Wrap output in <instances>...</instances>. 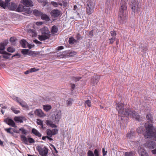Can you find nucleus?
Wrapping results in <instances>:
<instances>
[{
	"label": "nucleus",
	"mask_w": 156,
	"mask_h": 156,
	"mask_svg": "<svg viewBox=\"0 0 156 156\" xmlns=\"http://www.w3.org/2000/svg\"><path fill=\"white\" fill-rule=\"evenodd\" d=\"M28 32L30 35L33 37H36L37 36V33L34 30L29 29Z\"/></svg>",
	"instance_id": "a878e982"
},
{
	"label": "nucleus",
	"mask_w": 156,
	"mask_h": 156,
	"mask_svg": "<svg viewBox=\"0 0 156 156\" xmlns=\"http://www.w3.org/2000/svg\"><path fill=\"white\" fill-rule=\"evenodd\" d=\"M33 53V52L32 51H29L27 54V55H30L32 54Z\"/></svg>",
	"instance_id": "338daca9"
},
{
	"label": "nucleus",
	"mask_w": 156,
	"mask_h": 156,
	"mask_svg": "<svg viewBox=\"0 0 156 156\" xmlns=\"http://www.w3.org/2000/svg\"><path fill=\"white\" fill-rule=\"evenodd\" d=\"M38 2L39 3L44 2L45 3H47V0H37Z\"/></svg>",
	"instance_id": "13d9d810"
},
{
	"label": "nucleus",
	"mask_w": 156,
	"mask_h": 156,
	"mask_svg": "<svg viewBox=\"0 0 156 156\" xmlns=\"http://www.w3.org/2000/svg\"><path fill=\"white\" fill-rule=\"evenodd\" d=\"M44 109L46 112H48L51 108V106L50 105H43Z\"/></svg>",
	"instance_id": "c85d7f7f"
},
{
	"label": "nucleus",
	"mask_w": 156,
	"mask_h": 156,
	"mask_svg": "<svg viewBox=\"0 0 156 156\" xmlns=\"http://www.w3.org/2000/svg\"><path fill=\"white\" fill-rule=\"evenodd\" d=\"M76 41V40L73 37L69 38V42L70 44H74Z\"/></svg>",
	"instance_id": "f704fd0d"
},
{
	"label": "nucleus",
	"mask_w": 156,
	"mask_h": 156,
	"mask_svg": "<svg viewBox=\"0 0 156 156\" xmlns=\"http://www.w3.org/2000/svg\"><path fill=\"white\" fill-rule=\"evenodd\" d=\"M146 118L148 120H149V121L151 122H152L153 120H152V117L150 114H147L146 116Z\"/></svg>",
	"instance_id": "58836bf2"
},
{
	"label": "nucleus",
	"mask_w": 156,
	"mask_h": 156,
	"mask_svg": "<svg viewBox=\"0 0 156 156\" xmlns=\"http://www.w3.org/2000/svg\"><path fill=\"white\" fill-rule=\"evenodd\" d=\"M51 4L55 7H58V4L57 2H51Z\"/></svg>",
	"instance_id": "603ef678"
},
{
	"label": "nucleus",
	"mask_w": 156,
	"mask_h": 156,
	"mask_svg": "<svg viewBox=\"0 0 156 156\" xmlns=\"http://www.w3.org/2000/svg\"><path fill=\"white\" fill-rule=\"evenodd\" d=\"M115 39L116 38L115 37H112L111 38V39H109L110 43V44H112L115 41Z\"/></svg>",
	"instance_id": "09e8293b"
},
{
	"label": "nucleus",
	"mask_w": 156,
	"mask_h": 156,
	"mask_svg": "<svg viewBox=\"0 0 156 156\" xmlns=\"http://www.w3.org/2000/svg\"><path fill=\"white\" fill-rule=\"evenodd\" d=\"M36 24L37 26L41 25L43 24V23L41 22H37L36 23Z\"/></svg>",
	"instance_id": "052dcab7"
},
{
	"label": "nucleus",
	"mask_w": 156,
	"mask_h": 156,
	"mask_svg": "<svg viewBox=\"0 0 156 156\" xmlns=\"http://www.w3.org/2000/svg\"><path fill=\"white\" fill-rule=\"evenodd\" d=\"M28 51H29V50L28 49H23L21 51V52L24 55H27Z\"/></svg>",
	"instance_id": "37998d69"
},
{
	"label": "nucleus",
	"mask_w": 156,
	"mask_h": 156,
	"mask_svg": "<svg viewBox=\"0 0 156 156\" xmlns=\"http://www.w3.org/2000/svg\"><path fill=\"white\" fill-rule=\"evenodd\" d=\"M58 133V129H53L52 130L48 129L46 130L47 136L52 137L53 135L57 134Z\"/></svg>",
	"instance_id": "1a4fd4ad"
},
{
	"label": "nucleus",
	"mask_w": 156,
	"mask_h": 156,
	"mask_svg": "<svg viewBox=\"0 0 156 156\" xmlns=\"http://www.w3.org/2000/svg\"><path fill=\"white\" fill-rule=\"evenodd\" d=\"M94 11V8L93 5L88 4L87 7V12L89 14H90Z\"/></svg>",
	"instance_id": "a211bd4d"
},
{
	"label": "nucleus",
	"mask_w": 156,
	"mask_h": 156,
	"mask_svg": "<svg viewBox=\"0 0 156 156\" xmlns=\"http://www.w3.org/2000/svg\"><path fill=\"white\" fill-rule=\"evenodd\" d=\"M121 5L119 13L118 20L120 23H123L126 22L128 19V12L124 2L121 3Z\"/></svg>",
	"instance_id": "f03ea898"
},
{
	"label": "nucleus",
	"mask_w": 156,
	"mask_h": 156,
	"mask_svg": "<svg viewBox=\"0 0 156 156\" xmlns=\"http://www.w3.org/2000/svg\"><path fill=\"white\" fill-rule=\"evenodd\" d=\"M76 54V53L75 51H71L68 54V56L70 57L73 56Z\"/></svg>",
	"instance_id": "79ce46f5"
},
{
	"label": "nucleus",
	"mask_w": 156,
	"mask_h": 156,
	"mask_svg": "<svg viewBox=\"0 0 156 156\" xmlns=\"http://www.w3.org/2000/svg\"><path fill=\"white\" fill-rule=\"evenodd\" d=\"M58 28L55 26H53L51 28V32L52 34H55L58 31Z\"/></svg>",
	"instance_id": "7c9ffc66"
},
{
	"label": "nucleus",
	"mask_w": 156,
	"mask_h": 156,
	"mask_svg": "<svg viewBox=\"0 0 156 156\" xmlns=\"http://www.w3.org/2000/svg\"><path fill=\"white\" fill-rule=\"evenodd\" d=\"M99 77L98 76H96L92 78V83L93 85H95L97 84L98 81Z\"/></svg>",
	"instance_id": "5701e85b"
},
{
	"label": "nucleus",
	"mask_w": 156,
	"mask_h": 156,
	"mask_svg": "<svg viewBox=\"0 0 156 156\" xmlns=\"http://www.w3.org/2000/svg\"><path fill=\"white\" fill-rule=\"evenodd\" d=\"M20 43L23 48H26L27 47L28 43L24 40H22L21 41Z\"/></svg>",
	"instance_id": "cd10ccee"
},
{
	"label": "nucleus",
	"mask_w": 156,
	"mask_h": 156,
	"mask_svg": "<svg viewBox=\"0 0 156 156\" xmlns=\"http://www.w3.org/2000/svg\"><path fill=\"white\" fill-rule=\"evenodd\" d=\"M41 34L50 37V34L48 28L46 27H44L41 29Z\"/></svg>",
	"instance_id": "f3484780"
},
{
	"label": "nucleus",
	"mask_w": 156,
	"mask_h": 156,
	"mask_svg": "<svg viewBox=\"0 0 156 156\" xmlns=\"http://www.w3.org/2000/svg\"><path fill=\"white\" fill-rule=\"evenodd\" d=\"M38 39L41 41H43L48 39L50 36L41 34V35H39L38 36Z\"/></svg>",
	"instance_id": "aec40b11"
},
{
	"label": "nucleus",
	"mask_w": 156,
	"mask_h": 156,
	"mask_svg": "<svg viewBox=\"0 0 156 156\" xmlns=\"http://www.w3.org/2000/svg\"><path fill=\"white\" fill-rule=\"evenodd\" d=\"M51 14V16L54 17H56L58 16L61 14V12L57 9H55L52 10Z\"/></svg>",
	"instance_id": "dca6fc26"
},
{
	"label": "nucleus",
	"mask_w": 156,
	"mask_h": 156,
	"mask_svg": "<svg viewBox=\"0 0 156 156\" xmlns=\"http://www.w3.org/2000/svg\"><path fill=\"white\" fill-rule=\"evenodd\" d=\"M139 154L140 156H148L147 153L143 148H140L139 151Z\"/></svg>",
	"instance_id": "412c9836"
},
{
	"label": "nucleus",
	"mask_w": 156,
	"mask_h": 156,
	"mask_svg": "<svg viewBox=\"0 0 156 156\" xmlns=\"http://www.w3.org/2000/svg\"><path fill=\"white\" fill-rule=\"evenodd\" d=\"M34 42L35 43H36V44H42V43L41 42L38 41L37 40H34Z\"/></svg>",
	"instance_id": "4d7b16f0"
},
{
	"label": "nucleus",
	"mask_w": 156,
	"mask_h": 156,
	"mask_svg": "<svg viewBox=\"0 0 156 156\" xmlns=\"http://www.w3.org/2000/svg\"><path fill=\"white\" fill-rule=\"evenodd\" d=\"M87 156H94V155L92 151L89 150L87 153Z\"/></svg>",
	"instance_id": "ea45409f"
},
{
	"label": "nucleus",
	"mask_w": 156,
	"mask_h": 156,
	"mask_svg": "<svg viewBox=\"0 0 156 156\" xmlns=\"http://www.w3.org/2000/svg\"><path fill=\"white\" fill-rule=\"evenodd\" d=\"M36 149L41 156H48V149L46 146L39 145L36 147Z\"/></svg>",
	"instance_id": "20e7f679"
},
{
	"label": "nucleus",
	"mask_w": 156,
	"mask_h": 156,
	"mask_svg": "<svg viewBox=\"0 0 156 156\" xmlns=\"http://www.w3.org/2000/svg\"><path fill=\"white\" fill-rule=\"evenodd\" d=\"M11 109L15 114H18L20 112V111L17 110V109L15 108L14 107L12 106L11 108Z\"/></svg>",
	"instance_id": "473e14b6"
},
{
	"label": "nucleus",
	"mask_w": 156,
	"mask_h": 156,
	"mask_svg": "<svg viewBox=\"0 0 156 156\" xmlns=\"http://www.w3.org/2000/svg\"><path fill=\"white\" fill-rule=\"evenodd\" d=\"M9 0H7V3L6 6V8H8L10 10H14L17 9V5L13 2H10Z\"/></svg>",
	"instance_id": "9d476101"
},
{
	"label": "nucleus",
	"mask_w": 156,
	"mask_h": 156,
	"mask_svg": "<svg viewBox=\"0 0 156 156\" xmlns=\"http://www.w3.org/2000/svg\"><path fill=\"white\" fill-rule=\"evenodd\" d=\"M12 129L11 128H5V130L8 133H10L11 134H13V133L12 132L10 131L11 129Z\"/></svg>",
	"instance_id": "de8ad7c7"
},
{
	"label": "nucleus",
	"mask_w": 156,
	"mask_h": 156,
	"mask_svg": "<svg viewBox=\"0 0 156 156\" xmlns=\"http://www.w3.org/2000/svg\"><path fill=\"white\" fill-rule=\"evenodd\" d=\"M21 3L27 7L32 6L33 3L31 0H22Z\"/></svg>",
	"instance_id": "4468645a"
},
{
	"label": "nucleus",
	"mask_w": 156,
	"mask_h": 156,
	"mask_svg": "<svg viewBox=\"0 0 156 156\" xmlns=\"http://www.w3.org/2000/svg\"><path fill=\"white\" fill-rule=\"evenodd\" d=\"M81 78L80 77H76L74 78V80H75V81H79Z\"/></svg>",
	"instance_id": "0e129e2a"
},
{
	"label": "nucleus",
	"mask_w": 156,
	"mask_h": 156,
	"mask_svg": "<svg viewBox=\"0 0 156 156\" xmlns=\"http://www.w3.org/2000/svg\"><path fill=\"white\" fill-rule=\"evenodd\" d=\"M146 132L144 133L145 137L146 138L153 137L156 141V130L152 124H150L146 127Z\"/></svg>",
	"instance_id": "7ed1b4c3"
},
{
	"label": "nucleus",
	"mask_w": 156,
	"mask_h": 156,
	"mask_svg": "<svg viewBox=\"0 0 156 156\" xmlns=\"http://www.w3.org/2000/svg\"><path fill=\"white\" fill-rule=\"evenodd\" d=\"M10 55L4 54V55H3V58L6 59H9V55Z\"/></svg>",
	"instance_id": "6e6d98bb"
},
{
	"label": "nucleus",
	"mask_w": 156,
	"mask_h": 156,
	"mask_svg": "<svg viewBox=\"0 0 156 156\" xmlns=\"http://www.w3.org/2000/svg\"><path fill=\"white\" fill-rule=\"evenodd\" d=\"M36 122L37 124L41 126L42 127H43V121L42 120H40L39 119H37Z\"/></svg>",
	"instance_id": "e433bc0d"
},
{
	"label": "nucleus",
	"mask_w": 156,
	"mask_h": 156,
	"mask_svg": "<svg viewBox=\"0 0 156 156\" xmlns=\"http://www.w3.org/2000/svg\"><path fill=\"white\" fill-rule=\"evenodd\" d=\"M0 107L2 108H6L7 107L6 106L4 105L3 104H0Z\"/></svg>",
	"instance_id": "680f3d73"
},
{
	"label": "nucleus",
	"mask_w": 156,
	"mask_h": 156,
	"mask_svg": "<svg viewBox=\"0 0 156 156\" xmlns=\"http://www.w3.org/2000/svg\"><path fill=\"white\" fill-rule=\"evenodd\" d=\"M15 128L12 129L13 132L16 133H20V130L19 129H17L16 128L17 127H15Z\"/></svg>",
	"instance_id": "a18cd8bd"
},
{
	"label": "nucleus",
	"mask_w": 156,
	"mask_h": 156,
	"mask_svg": "<svg viewBox=\"0 0 156 156\" xmlns=\"http://www.w3.org/2000/svg\"><path fill=\"white\" fill-rule=\"evenodd\" d=\"M38 70L39 69H36L35 68H32L29 69V71H30V73L38 71Z\"/></svg>",
	"instance_id": "3c124183"
},
{
	"label": "nucleus",
	"mask_w": 156,
	"mask_h": 156,
	"mask_svg": "<svg viewBox=\"0 0 156 156\" xmlns=\"http://www.w3.org/2000/svg\"><path fill=\"white\" fill-rule=\"evenodd\" d=\"M125 156H133V153L132 152H126L125 153Z\"/></svg>",
	"instance_id": "a19ab883"
},
{
	"label": "nucleus",
	"mask_w": 156,
	"mask_h": 156,
	"mask_svg": "<svg viewBox=\"0 0 156 156\" xmlns=\"http://www.w3.org/2000/svg\"><path fill=\"white\" fill-rule=\"evenodd\" d=\"M73 101L72 99L70 98L68 99L66 101L67 105L69 106L71 105Z\"/></svg>",
	"instance_id": "2f4dec72"
},
{
	"label": "nucleus",
	"mask_w": 156,
	"mask_h": 156,
	"mask_svg": "<svg viewBox=\"0 0 156 156\" xmlns=\"http://www.w3.org/2000/svg\"><path fill=\"white\" fill-rule=\"evenodd\" d=\"M111 34L112 37H115L116 34V33L114 31H112L111 32Z\"/></svg>",
	"instance_id": "864d4df0"
},
{
	"label": "nucleus",
	"mask_w": 156,
	"mask_h": 156,
	"mask_svg": "<svg viewBox=\"0 0 156 156\" xmlns=\"http://www.w3.org/2000/svg\"><path fill=\"white\" fill-rule=\"evenodd\" d=\"M5 122L9 126L13 127H17V126H16V124L13 121L10 119L6 118L5 120Z\"/></svg>",
	"instance_id": "f8f14e48"
},
{
	"label": "nucleus",
	"mask_w": 156,
	"mask_h": 156,
	"mask_svg": "<svg viewBox=\"0 0 156 156\" xmlns=\"http://www.w3.org/2000/svg\"><path fill=\"white\" fill-rule=\"evenodd\" d=\"M14 120L18 123H22L26 120V118L23 116H15L14 118Z\"/></svg>",
	"instance_id": "9b49d317"
},
{
	"label": "nucleus",
	"mask_w": 156,
	"mask_h": 156,
	"mask_svg": "<svg viewBox=\"0 0 156 156\" xmlns=\"http://www.w3.org/2000/svg\"><path fill=\"white\" fill-rule=\"evenodd\" d=\"M19 130L21 131L23 134H26L27 133L26 130L23 128L19 129Z\"/></svg>",
	"instance_id": "c03bdc74"
},
{
	"label": "nucleus",
	"mask_w": 156,
	"mask_h": 156,
	"mask_svg": "<svg viewBox=\"0 0 156 156\" xmlns=\"http://www.w3.org/2000/svg\"><path fill=\"white\" fill-rule=\"evenodd\" d=\"M138 4L137 0H131L130 6L134 13L138 12L140 9V7L138 5Z\"/></svg>",
	"instance_id": "39448f33"
},
{
	"label": "nucleus",
	"mask_w": 156,
	"mask_h": 156,
	"mask_svg": "<svg viewBox=\"0 0 156 156\" xmlns=\"http://www.w3.org/2000/svg\"><path fill=\"white\" fill-rule=\"evenodd\" d=\"M15 41L14 37H11L10 39V41L11 42H14Z\"/></svg>",
	"instance_id": "bf43d9fd"
},
{
	"label": "nucleus",
	"mask_w": 156,
	"mask_h": 156,
	"mask_svg": "<svg viewBox=\"0 0 156 156\" xmlns=\"http://www.w3.org/2000/svg\"><path fill=\"white\" fill-rule=\"evenodd\" d=\"M7 0H5V2H3L2 0H0V6L4 9H6V6L7 3Z\"/></svg>",
	"instance_id": "bb28decb"
},
{
	"label": "nucleus",
	"mask_w": 156,
	"mask_h": 156,
	"mask_svg": "<svg viewBox=\"0 0 156 156\" xmlns=\"http://www.w3.org/2000/svg\"><path fill=\"white\" fill-rule=\"evenodd\" d=\"M85 106L87 105L88 106L90 107L91 106V102L89 100H87L85 102Z\"/></svg>",
	"instance_id": "4c0bfd02"
},
{
	"label": "nucleus",
	"mask_w": 156,
	"mask_h": 156,
	"mask_svg": "<svg viewBox=\"0 0 156 156\" xmlns=\"http://www.w3.org/2000/svg\"><path fill=\"white\" fill-rule=\"evenodd\" d=\"M32 133L36 136H38L39 137H40L41 136V134L40 133L34 128H33L32 129Z\"/></svg>",
	"instance_id": "393cba45"
},
{
	"label": "nucleus",
	"mask_w": 156,
	"mask_h": 156,
	"mask_svg": "<svg viewBox=\"0 0 156 156\" xmlns=\"http://www.w3.org/2000/svg\"><path fill=\"white\" fill-rule=\"evenodd\" d=\"M123 105L122 103L116 104V109L118 111L119 113L121 116H128L129 117L133 118L139 120L140 116L137 113H136L133 109L126 108L124 109L123 108Z\"/></svg>",
	"instance_id": "f257e3e1"
},
{
	"label": "nucleus",
	"mask_w": 156,
	"mask_h": 156,
	"mask_svg": "<svg viewBox=\"0 0 156 156\" xmlns=\"http://www.w3.org/2000/svg\"><path fill=\"white\" fill-rule=\"evenodd\" d=\"M61 116L60 111H56L52 115L51 118L52 121L55 123H58Z\"/></svg>",
	"instance_id": "423d86ee"
},
{
	"label": "nucleus",
	"mask_w": 156,
	"mask_h": 156,
	"mask_svg": "<svg viewBox=\"0 0 156 156\" xmlns=\"http://www.w3.org/2000/svg\"><path fill=\"white\" fill-rule=\"evenodd\" d=\"M7 51L9 52L13 53L15 51V49L13 47H10L7 48Z\"/></svg>",
	"instance_id": "c9c22d12"
},
{
	"label": "nucleus",
	"mask_w": 156,
	"mask_h": 156,
	"mask_svg": "<svg viewBox=\"0 0 156 156\" xmlns=\"http://www.w3.org/2000/svg\"><path fill=\"white\" fill-rule=\"evenodd\" d=\"M42 12L39 11L36 9L34 10L33 11V13L35 15L37 16H41V15H42Z\"/></svg>",
	"instance_id": "c756f323"
},
{
	"label": "nucleus",
	"mask_w": 156,
	"mask_h": 156,
	"mask_svg": "<svg viewBox=\"0 0 156 156\" xmlns=\"http://www.w3.org/2000/svg\"><path fill=\"white\" fill-rule=\"evenodd\" d=\"M21 140L25 144H28L29 143H32L35 142L34 139L31 137L27 138L24 135H21L20 136Z\"/></svg>",
	"instance_id": "0eeeda50"
},
{
	"label": "nucleus",
	"mask_w": 156,
	"mask_h": 156,
	"mask_svg": "<svg viewBox=\"0 0 156 156\" xmlns=\"http://www.w3.org/2000/svg\"><path fill=\"white\" fill-rule=\"evenodd\" d=\"M5 49V47L4 45L2 44H0V53L3 54H6L8 55H11L6 51H4Z\"/></svg>",
	"instance_id": "6ab92c4d"
},
{
	"label": "nucleus",
	"mask_w": 156,
	"mask_h": 156,
	"mask_svg": "<svg viewBox=\"0 0 156 156\" xmlns=\"http://www.w3.org/2000/svg\"><path fill=\"white\" fill-rule=\"evenodd\" d=\"M29 8H27L22 5H19L17 8V10L18 12H28L29 11Z\"/></svg>",
	"instance_id": "ddd939ff"
},
{
	"label": "nucleus",
	"mask_w": 156,
	"mask_h": 156,
	"mask_svg": "<svg viewBox=\"0 0 156 156\" xmlns=\"http://www.w3.org/2000/svg\"><path fill=\"white\" fill-rule=\"evenodd\" d=\"M41 19L44 20L48 21L50 20V18L48 16L42 12V15L40 16Z\"/></svg>",
	"instance_id": "4be33fe9"
},
{
	"label": "nucleus",
	"mask_w": 156,
	"mask_h": 156,
	"mask_svg": "<svg viewBox=\"0 0 156 156\" xmlns=\"http://www.w3.org/2000/svg\"><path fill=\"white\" fill-rule=\"evenodd\" d=\"M27 47L29 48V49H30L31 48L33 47L34 46L31 44H28Z\"/></svg>",
	"instance_id": "69168bd1"
},
{
	"label": "nucleus",
	"mask_w": 156,
	"mask_h": 156,
	"mask_svg": "<svg viewBox=\"0 0 156 156\" xmlns=\"http://www.w3.org/2000/svg\"><path fill=\"white\" fill-rule=\"evenodd\" d=\"M134 133L131 131L130 132V133H128L127 134V137L128 138H130L133 135V134Z\"/></svg>",
	"instance_id": "8fccbe9b"
},
{
	"label": "nucleus",
	"mask_w": 156,
	"mask_h": 156,
	"mask_svg": "<svg viewBox=\"0 0 156 156\" xmlns=\"http://www.w3.org/2000/svg\"><path fill=\"white\" fill-rule=\"evenodd\" d=\"M152 152L153 154H156V149H154L152 150Z\"/></svg>",
	"instance_id": "774afa93"
},
{
	"label": "nucleus",
	"mask_w": 156,
	"mask_h": 156,
	"mask_svg": "<svg viewBox=\"0 0 156 156\" xmlns=\"http://www.w3.org/2000/svg\"><path fill=\"white\" fill-rule=\"evenodd\" d=\"M35 115L40 117H44L45 116V114L40 109H37L34 112Z\"/></svg>",
	"instance_id": "2eb2a0df"
},
{
	"label": "nucleus",
	"mask_w": 156,
	"mask_h": 156,
	"mask_svg": "<svg viewBox=\"0 0 156 156\" xmlns=\"http://www.w3.org/2000/svg\"><path fill=\"white\" fill-rule=\"evenodd\" d=\"M102 152L103 156H105L107 154V151H105V148H103L102 149Z\"/></svg>",
	"instance_id": "5fc2aeb1"
},
{
	"label": "nucleus",
	"mask_w": 156,
	"mask_h": 156,
	"mask_svg": "<svg viewBox=\"0 0 156 156\" xmlns=\"http://www.w3.org/2000/svg\"><path fill=\"white\" fill-rule=\"evenodd\" d=\"M100 151L99 149H96L94 151V156H100Z\"/></svg>",
	"instance_id": "72a5a7b5"
},
{
	"label": "nucleus",
	"mask_w": 156,
	"mask_h": 156,
	"mask_svg": "<svg viewBox=\"0 0 156 156\" xmlns=\"http://www.w3.org/2000/svg\"><path fill=\"white\" fill-rule=\"evenodd\" d=\"M143 128L141 127H139L137 129V132L139 133H141L142 131H143Z\"/></svg>",
	"instance_id": "49530a36"
},
{
	"label": "nucleus",
	"mask_w": 156,
	"mask_h": 156,
	"mask_svg": "<svg viewBox=\"0 0 156 156\" xmlns=\"http://www.w3.org/2000/svg\"><path fill=\"white\" fill-rule=\"evenodd\" d=\"M46 123L48 126H49L52 128H55L57 126L55 124H54L53 122L50 120H47L46 121Z\"/></svg>",
	"instance_id": "b1692460"
},
{
	"label": "nucleus",
	"mask_w": 156,
	"mask_h": 156,
	"mask_svg": "<svg viewBox=\"0 0 156 156\" xmlns=\"http://www.w3.org/2000/svg\"><path fill=\"white\" fill-rule=\"evenodd\" d=\"M13 99L16 101L22 107L26 108L28 107V106L27 104L25 102L23 101V100H21L20 98L15 97L13 98Z\"/></svg>",
	"instance_id": "6e6552de"
},
{
	"label": "nucleus",
	"mask_w": 156,
	"mask_h": 156,
	"mask_svg": "<svg viewBox=\"0 0 156 156\" xmlns=\"http://www.w3.org/2000/svg\"><path fill=\"white\" fill-rule=\"evenodd\" d=\"M63 4L64 7H66L67 6L68 3L66 2H63Z\"/></svg>",
	"instance_id": "e2e57ef3"
}]
</instances>
